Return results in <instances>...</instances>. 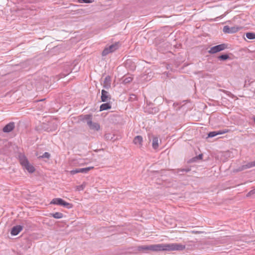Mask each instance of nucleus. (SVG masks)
Returning a JSON list of instances; mask_svg holds the SVG:
<instances>
[{
  "instance_id": "nucleus-27",
  "label": "nucleus",
  "mask_w": 255,
  "mask_h": 255,
  "mask_svg": "<svg viewBox=\"0 0 255 255\" xmlns=\"http://www.w3.org/2000/svg\"><path fill=\"white\" fill-rule=\"evenodd\" d=\"M78 1L81 3H91L92 2V0H78Z\"/></svg>"
},
{
  "instance_id": "nucleus-18",
  "label": "nucleus",
  "mask_w": 255,
  "mask_h": 255,
  "mask_svg": "<svg viewBox=\"0 0 255 255\" xmlns=\"http://www.w3.org/2000/svg\"><path fill=\"white\" fill-rule=\"evenodd\" d=\"M93 168V166H90V167H86V168H80V173H86Z\"/></svg>"
},
{
  "instance_id": "nucleus-28",
  "label": "nucleus",
  "mask_w": 255,
  "mask_h": 255,
  "mask_svg": "<svg viewBox=\"0 0 255 255\" xmlns=\"http://www.w3.org/2000/svg\"><path fill=\"white\" fill-rule=\"evenodd\" d=\"M191 170V169L190 168H183L182 169H180L179 171H182V172H188Z\"/></svg>"
},
{
  "instance_id": "nucleus-9",
  "label": "nucleus",
  "mask_w": 255,
  "mask_h": 255,
  "mask_svg": "<svg viewBox=\"0 0 255 255\" xmlns=\"http://www.w3.org/2000/svg\"><path fill=\"white\" fill-rule=\"evenodd\" d=\"M15 128V124L14 122H10L6 125H5L2 131L4 132L8 133L11 131Z\"/></svg>"
},
{
  "instance_id": "nucleus-21",
  "label": "nucleus",
  "mask_w": 255,
  "mask_h": 255,
  "mask_svg": "<svg viewBox=\"0 0 255 255\" xmlns=\"http://www.w3.org/2000/svg\"><path fill=\"white\" fill-rule=\"evenodd\" d=\"M132 80V78L131 77H124L123 83L125 84H128V83H130V82H131Z\"/></svg>"
},
{
  "instance_id": "nucleus-5",
  "label": "nucleus",
  "mask_w": 255,
  "mask_h": 255,
  "mask_svg": "<svg viewBox=\"0 0 255 255\" xmlns=\"http://www.w3.org/2000/svg\"><path fill=\"white\" fill-rule=\"evenodd\" d=\"M119 47V42H116L108 47H105L102 52L103 56H106L110 53H112L116 51Z\"/></svg>"
},
{
  "instance_id": "nucleus-22",
  "label": "nucleus",
  "mask_w": 255,
  "mask_h": 255,
  "mask_svg": "<svg viewBox=\"0 0 255 255\" xmlns=\"http://www.w3.org/2000/svg\"><path fill=\"white\" fill-rule=\"evenodd\" d=\"M203 157V154H200L199 155L196 156L191 159V162H196L198 160L202 159Z\"/></svg>"
},
{
  "instance_id": "nucleus-3",
  "label": "nucleus",
  "mask_w": 255,
  "mask_h": 255,
  "mask_svg": "<svg viewBox=\"0 0 255 255\" xmlns=\"http://www.w3.org/2000/svg\"><path fill=\"white\" fill-rule=\"evenodd\" d=\"M50 204L62 206L67 209H71L73 207V205L72 204L68 203L60 198H56L52 199L50 202Z\"/></svg>"
},
{
  "instance_id": "nucleus-2",
  "label": "nucleus",
  "mask_w": 255,
  "mask_h": 255,
  "mask_svg": "<svg viewBox=\"0 0 255 255\" xmlns=\"http://www.w3.org/2000/svg\"><path fill=\"white\" fill-rule=\"evenodd\" d=\"M18 159L20 164L24 169L31 173L34 172L35 168L30 164L27 158L24 154H20L18 156Z\"/></svg>"
},
{
  "instance_id": "nucleus-7",
  "label": "nucleus",
  "mask_w": 255,
  "mask_h": 255,
  "mask_svg": "<svg viewBox=\"0 0 255 255\" xmlns=\"http://www.w3.org/2000/svg\"><path fill=\"white\" fill-rule=\"evenodd\" d=\"M241 27L239 26L230 27L228 25H225L223 28V31L225 33H234L238 32Z\"/></svg>"
},
{
  "instance_id": "nucleus-16",
  "label": "nucleus",
  "mask_w": 255,
  "mask_h": 255,
  "mask_svg": "<svg viewBox=\"0 0 255 255\" xmlns=\"http://www.w3.org/2000/svg\"><path fill=\"white\" fill-rule=\"evenodd\" d=\"M152 146L155 149L158 147V139L157 137H153L152 139Z\"/></svg>"
},
{
  "instance_id": "nucleus-31",
  "label": "nucleus",
  "mask_w": 255,
  "mask_h": 255,
  "mask_svg": "<svg viewBox=\"0 0 255 255\" xmlns=\"http://www.w3.org/2000/svg\"><path fill=\"white\" fill-rule=\"evenodd\" d=\"M253 120H254V121L255 122V116H254L253 117Z\"/></svg>"
},
{
  "instance_id": "nucleus-25",
  "label": "nucleus",
  "mask_w": 255,
  "mask_h": 255,
  "mask_svg": "<svg viewBox=\"0 0 255 255\" xmlns=\"http://www.w3.org/2000/svg\"><path fill=\"white\" fill-rule=\"evenodd\" d=\"M80 173V168H77V169H73L72 170H71L70 171V173L72 174V175H74L76 173Z\"/></svg>"
},
{
  "instance_id": "nucleus-13",
  "label": "nucleus",
  "mask_w": 255,
  "mask_h": 255,
  "mask_svg": "<svg viewBox=\"0 0 255 255\" xmlns=\"http://www.w3.org/2000/svg\"><path fill=\"white\" fill-rule=\"evenodd\" d=\"M103 87L106 89H109L111 87V77L110 76H107L105 78Z\"/></svg>"
},
{
  "instance_id": "nucleus-32",
  "label": "nucleus",
  "mask_w": 255,
  "mask_h": 255,
  "mask_svg": "<svg viewBox=\"0 0 255 255\" xmlns=\"http://www.w3.org/2000/svg\"><path fill=\"white\" fill-rule=\"evenodd\" d=\"M131 96H133V97H134V98H135V95H134V94H132V95H131Z\"/></svg>"
},
{
  "instance_id": "nucleus-10",
  "label": "nucleus",
  "mask_w": 255,
  "mask_h": 255,
  "mask_svg": "<svg viewBox=\"0 0 255 255\" xmlns=\"http://www.w3.org/2000/svg\"><path fill=\"white\" fill-rule=\"evenodd\" d=\"M23 226L21 225H16L13 227L11 230L10 234L12 236H16L22 231Z\"/></svg>"
},
{
  "instance_id": "nucleus-12",
  "label": "nucleus",
  "mask_w": 255,
  "mask_h": 255,
  "mask_svg": "<svg viewBox=\"0 0 255 255\" xmlns=\"http://www.w3.org/2000/svg\"><path fill=\"white\" fill-rule=\"evenodd\" d=\"M255 160L253 162H249L246 164L243 165L241 167H239V168L238 169V171H242L245 169H248V168H251L252 167H255Z\"/></svg>"
},
{
  "instance_id": "nucleus-20",
  "label": "nucleus",
  "mask_w": 255,
  "mask_h": 255,
  "mask_svg": "<svg viewBox=\"0 0 255 255\" xmlns=\"http://www.w3.org/2000/svg\"><path fill=\"white\" fill-rule=\"evenodd\" d=\"M229 58H230L229 56L227 54H222V55H220L219 56H218V58L219 60H223V61L229 59Z\"/></svg>"
},
{
  "instance_id": "nucleus-11",
  "label": "nucleus",
  "mask_w": 255,
  "mask_h": 255,
  "mask_svg": "<svg viewBox=\"0 0 255 255\" xmlns=\"http://www.w3.org/2000/svg\"><path fill=\"white\" fill-rule=\"evenodd\" d=\"M228 132V130L224 129V130H219L217 131H211L208 133L209 137H213L217 135H220L224 133H225Z\"/></svg>"
},
{
  "instance_id": "nucleus-29",
  "label": "nucleus",
  "mask_w": 255,
  "mask_h": 255,
  "mask_svg": "<svg viewBox=\"0 0 255 255\" xmlns=\"http://www.w3.org/2000/svg\"><path fill=\"white\" fill-rule=\"evenodd\" d=\"M254 194H255V188L253 190L250 191L248 193V195L247 196H250L251 195H253Z\"/></svg>"
},
{
  "instance_id": "nucleus-30",
  "label": "nucleus",
  "mask_w": 255,
  "mask_h": 255,
  "mask_svg": "<svg viewBox=\"0 0 255 255\" xmlns=\"http://www.w3.org/2000/svg\"><path fill=\"white\" fill-rule=\"evenodd\" d=\"M78 189L80 190H83V187L82 186H79V187L78 188Z\"/></svg>"
},
{
  "instance_id": "nucleus-1",
  "label": "nucleus",
  "mask_w": 255,
  "mask_h": 255,
  "mask_svg": "<svg viewBox=\"0 0 255 255\" xmlns=\"http://www.w3.org/2000/svg\"><path fill=\"white\" fill-rule=\"evenodd\" d=\"M185 249V246L181 244H160L156 245L140 246L137 247V251L144 253L150 252L158 251H183Z\"/></svg>"
},
{
  "instance_id": "nucleus-4",
  "label": "nucleus",
  "mask_w": 255,
  "mask_h": 255,
  "mask_svg": "<svg viewBox=\"0 0 255 255\" xmlns=\"http://www.w3.org/2000/svg\"><path fill=\"white\" fill-rule=\"evenodd\" d=\"M85 121L88 126L91 129H94L95 130H98L100 128V125L96 123H93L92 121V116L90 115H86L84 116V118L83 119Z\"/></svg>"
},
{
  "instance_id": "nucleus-26",
  "label": "nucleus",
  "mask_w": 255,
  "mask_h": 255,
  "mask_svg": "<svg viewBox=\"0 0 255 255\" xmlns=\"http://www.w3.org/2000/svg\"><path fill=\"white\" fill-rule=\"evenodd\" d=\"M30 223L28 221L25 220L22 222V226L23 227V226L26 225L27 228H29L30 227Z\"/></svg>"
},
{
  "instance_id": "nucleus-23",
  "label": "nucleus",
  "mask_w": 255,
  "mask_h": 255,
  "mask_svg": "<svg viewBox=\"0 0 255 255\" xmlns=\"http://www.w3.org/2000/svg\"><path fill=\"white\" fill-rule=\"evenodd\" d=\"M50 157V154L49 153V152H44L42 155L41 156H39L38 157L39 158H47V159H49Z\"/></svg>"
},
{
  "instance_id": "nucleus-17",
  "label": "nucleus",
  "mask_w": 255,
  "mask_h": 255,
  "mask_svg": "<svg viewBox=\"0 0 255 255\" xmlns=\"http://www.w3.org/2000/svg\"><path fill=\"white\" fill-rule=\"evenodd\" d=\"M52 217L55 219H61L63 217V214L60 212H55L50 214Z\"/></svg>"
},
{
  "instance_id": "nucleus-24",
  "label": "nucleus",
  "mask_w": 255,
  "mask_h": 255,
  "mask_svg": "<svg viewBox=\"0 0 255 255\" xmlns=\"http://www.w3.org/2000/svg\"><path fill=\"white\" fill-rule=\"evenodd\" d=\"M220 91L224 92V93H225L226 95H227L229 97H233V96H234V95L229 91H226L225 90H221V89H220Z\"/></svg>"
},
{
  "instance_id": "nucleus-15",
  "label": "nucleus",
  "mask_w": 255,
  "mask_h": 255,
  "mask_svg": "<svg viewBox=\"0 0 255 255\" xmlns=\"http://www.w3.org/2000/svg\"><path fill=\"white\" fill-rule=\"evenodd\" d=\"M111 108V105L109 103H104L100 106V111L107 110Z\"/></svg>"
},
{
  "instance_id": "nucleus-6",
  "label": "nucleus",
  "mask_w": 255,
  "mask_h": 255,
  "mask_svg": "<svg viewBox=\"0 0 255 255\" xmlns=\"http://www.w3.org/2000/svg\"><path fill=\"white\" fill-rule=\"evenodd\" d=\"M227 48V45L226 44H221L215 46H213L210 48L208 51L210 54H215L218 52L221 51L225 50Z\"/></svg>"
},
{
  "instance_id": "nucleus-8",
  "label": "nucleus",
  "mask_w": 255,
  "mask_h": 255,
  "mask_svg": "<svg viewBox=\"0 0 255 255\" xmlns=\"http://www.w3.org/2000/svg\"><path fill=\"white\" fill-rule=\"evenodd\" d=\"M101 101L103 102H106L110 101L111 99V96L108 92L105 90H102L101 91Z\"/></svg>"
},
{
  "instance_id": "nucleus-19",
  "label": "nucleus",
  "mask_w": 255,
  "mask_h": 255,
  "mask_svg": "<svg viewBox=\"0 0 255 255\" xmlns=\"http://www.w3.org/2000/svg\"><path fill=\"white\" fill-rule=\"evenodd\" d=\"M246 37L249 39H255V33L253 32H247L246 34Z\"/></svg>"
},
{
  "instance_id": "nucleus-14",
  "label": "nucleus",
  "mask_w": 255,
  "mask_h": 255,
  "mask_svg": "<svg viewBox=\"0 0 255 255\" xmlns=\"http://www.w3.org/2000/svg\"><path fill=\"white\" fill-rule=\"evenodd\" d=\"M133 143L136 145H141L142 142V137L140 135L136 136L133 140Z\"/></svg>"
}]
</instances>
